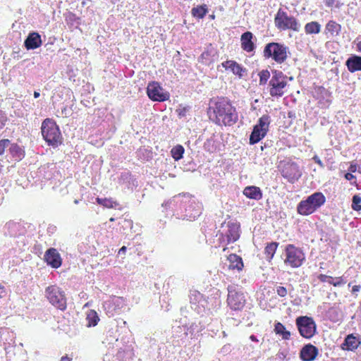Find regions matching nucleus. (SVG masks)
<instances>
[{
  "mask_svg": "<svg viewBox=\"0 0 361 361\" xmlns=\"http://www.w3.org/2000/svg\"><path fill=\"white\" fill-rule=\"evenodd\" d=\"M109 220H110V221H114L115 219L111 217Z\"/></svg>",
  "mask_w": 361,
  "mask_h": 361,
  "instance_id": "680f3d73",
  "label": "nucleus"
},
{
  "mask_svg": "<svg viewBox=\"0 0 361 361\" xmlns=\"http://www.w3.org/2000/svg\"><path fill=\"white\" fill-rule=\"evenodd\" d=\"M282 176L290 183H295L302 176V171L298 165L294 162H286L282 165L281 169Z\"/></svg>",
  "mask_w": 361,
  "mask_h": 361,
  "instance_id": "4468645a",
  "label": "nucleus"
},
{
  "mask_svg": "<svg viewBox=\"0 0 361 361\" xmlns=\"http://www.w3.org/2000/svg\"><path fill=\"white\" fill-rule=\"evenodd\" d=\"M166 209H171L178 219L194 221L202 213V204L189 195H178L164 202Z\"/></svg>",
  "mask_w": 361,
  "mask_h": 361,
  "instance_id": "f257e3e1",
  "label": "nucleus"
},
{
  "mask_svg": "<svg viewBox=\"0 0 361 361\" xmlns=\"http://www.w3.org/2000/svg\"><path fill=\"white\" fill-rule=\"evenodd\" d=\"M60 361H71V358H70L69 357H68L67 355L66 356H63L61 358V360Z\"/></svg>",
  "mask_w": 361,
  "mask_h": 361,
  "instance_id": "603ef678",
  "label": "nucleus"
},
{
  "mask_svg": "<svg viewBox=\"0 0 361 361\" xmlns=\"http://www.w3.org/2000/svg\"><path fill=\"white\" fill-rule=\"evenodd\" d=\"M224 235L226 237L228 243L236 241L240 237V225L236 222H228L226 230L224 231Z\"/></svg>",
  "mask_w": 361,
  "mask_h": 361,
  "instance_id": "6ab92c4d",
  "label": "nucleus"
},
{
  "mask_svg": "<svg viewBox=\"0 0 361 361\" xmlns=\"http://www.w3.org/2000/svg\"><path fill=\"white\" fill-rule=\"evenodd\" d=\"M346 283V279L343 276L336 277L335 279H332L331 281H329V284H331L334 286H340Z\"/></svg>",
  "mask_w": 361,
  "mask_h": 361,
  "instance_id": "a19ab883",
  "label": "nucleus"
},
{
  "mask_svg": "<svg viewBox=\"0 0 361 361\" xmlns=\"http://www.w3.org/2000/svg\"><path fill=\"white\" fill-rule=\"evenodd\" d=\"M208 11L206 5H202L195 7L192 9V15L198 18H203Z\"/></svg>",
  "mask_w": 361,
  "mask_h": 361,
  "instance_id": "473e14b6",
  "label": "nucleus"
},
{
  "mask_svg": "<svg viewBox=\"0 0 361 361\" xmlns=\"http://www.w3.org/2000/svg\"><path fill=\"white\" fill-rule=\"evenodd\" d=\"M361 289V286L360 285H356L353 286L352 288V293H355L357 292H359Z\"/></svg>",
  "mask_w": 361,
  "mask_h": 361,
  "instance_id": "8fccbe9b",
  "label": "nucleus"
},
{
  "mask_svg": "<svg viewBox=\"0 0 361 361\" xmlns=\"http://www.w3.org/2000/svg\"><path fill=\"white\" fill-rule=\"evenodd\" d=\"M341 31V26L334 20H329L325 27V32L329 34L330 37L338 36Z\"/></svg>",
  "mask_w": 361,
  "mask_h": 361,
  "instance_id": "a878e982",
  "label": "nucleus"
},
{
  "mask_svg": "<svg viewBox=\"0 0 361 361\" xmlns=\"http://www.w3.org/2000/svg\"><path fill=\"white\" fill-rule=\"evenodd\" d=\"M296 325L300 334L306 338H311L316 333L317 325L312 317L301 316L296 319Z\"/></svg>",
  "mask_w": 361,
  "mask_h": 361,
  "instance_id": "f8f14e48",
  "label": "nucleus"
},
{
  "mask_svg": "<svg viewBox=\"0 0 361 361\" xmlns=\"http://www.w3.org/2000/svg\"><path fill=\"white\" fill-rule=\"evenodd\" d=\"M305 31L307 34H318L321 31V25L316 21L308 23L305 26Z\"/></svg>",
  "mask_w": 361,
  "mask_h": 361,
  "instance_id": "c85d7f7f",
  "label": "nucleus"
},
{
  "mask_svg": "<svg viewBox=\"0 0 361 361\" xmlns=\"http://www.w3.org/2000/svg\"><path fill=\"white\" fill-rule=\"evenodd\" d=\"M147 94L150 99L157 102H164L170 97L169 93L159 82L154 81L148 84Z\"/></svg>",
  "mask_w": 361,
  "mask_h": 361,
  "instance_id": "ddd939ff",
  "label": "nucleus"
},
{
  "mask_svg": "<svg viewBox=\"0 0 361 361\" xmlns=\"http://www.w3.org/2000/svg\"><path fill=\"white\" fill-rule=\"evenodd\" d=\"M258 75L259 77V85H264L267 84L268 80L270 78V72L268 70H262L259 73Z\"/></svg>",
  "mask_w": 361,
  "mask_h": 361,
  "instance_id": "4c0bfd02",
  "label": "nucleus"
},
{
  "mask_svg": "<svg viewBox=\"0 0 361 361\" xmlns=\"http://www.w3.org/2000/svg\"><path fill=\"white\" fill-rule=\"evenodd\" d=\"M352 208L355 211L361 210V197L357 195L353 197Z\"/></svg>",
  "mask_w": 361,
  "mask_h": 361,
  "instance_id": "58836bf2",
  "label": "nucleus"
},
{
  "mask_svg": "<svg viewBox=\"0 0 361 361\" xmlns=\"http://www.w3.org/2000/svg\"><path fill=\"white\" fill-rule=\"evenodd\" d=\"M41 132L49 145L57 147L62 142V135L59 126L50 118H46L42 123Z\"/></svg>",
  "mask_w": 361,
  "mask_h": 361,
  "instance_id": "7ed1b4c3",
  "label": "nucleus"
},
{
  "mask_svg": "<svg viewBox=\"0 0 361 361\" xmlns=\"http://www.w3.org/2000/svg\"><path fill=\"white\" fill-rule=\"evenodd\" d=\"M224 336H226V332L223 331Z\"/></svg>",
  "mask_w": 361,
  "mask_h": 361,
  "instance_id": "e2e57ef3",
  "label": "nucleus"
},
{
  "mask_svg": "<svg viewBox=\"0 0 361 361\" xmlns=\"http://www.w3.org/2000/svg\"><path fill=\"white\" fill-rule=\"evenodd\" d=\"M46 297L56 308L64 310L66 308V298L63 291L56 286H51L46 288Z\"/></svg>",
  "mask_w": 361,
  "mask_h": 361,
  "instance_id": "9b49d317",
  "label": "nucleus"
},
{
  "mask_svg": "<svg viewBox=\"0 0 361 361\" xmlns=\"http://www.w3.org/2000/svg\"><path fill=\"white\" fill-rule=\"evenodd\" d=\"M287 76L280 71H273L269 82V94L274 97H282L287 87Z\"/></svg>",
  "mask_w": 361,
  "mask_h": 361,
  "instance_id": "39448f33",
  "label": "nucleus"
},
{
  "mask_svg": "<svg viewBox=\"0 0 361 361\" xmlns=\"http://www.w3.org/2000/svg\"><path fill=\"white\" fill-rule=\"evenodd\" d=\"M335 0H329V6H333Z\"/></svg>",
  "mask_w": 361,
  "mask_h": 361,
  "instance_id": "4d7b16f0",
  "label": "nucleus"
},
{
  "mask_svg": "<svg viewBox=\"0 0 361 361\" xmlns=\"http://www.w3.org/2000/svg\"><path fill=\"white\" fill-rule=\"evenodd\" d=\"M278 245L277 243L272 242L266 246L264 254L266 255L267 259L270 261L274 257Z\"/></svg>",
  "mask_w": 361,
  "mask_h": 361,
  "instance_id": "2f4dec72",
  "label": "nucleus"
},
{
  "mask_svg": "<svg viewBox=\"0 0 361 361\" xmlns=\"http://www.w3.org/2000/svg\"><path fill=\"white\" fill-rule=\"evenodd\" d=\"M345 66L350 73L361 71V56H350L345 61Z\"/></svg>",
  "mask_w": 361,
  "mask_h": 361,
  "instance_id": "b1692460",
  "label": "nucleus"
},
{
  "mask_svg": "<svg viewBox=\"0 0 361 361\" xmlns=\"http://www.w3.org/2000/svg\"><path fill=\"white\" fill-rule=\"evenodd\" d=\"M312 159L317 163L321 168H324V165L319 157L317 155L314 156Z\"/></svg>",
  "mask_w": 361,
  "mask_h": 361,
  "instance_id": "de8ad7c7",
  "label": "nucleus"
},
{
  "mask_svg": "<svg viewBox=\"0 0 361 361\" xmlns=\"http://www.w3.org/2000/svg\"><path fill=\"white\" fill-rule=\"evenodd\" d=\"M356 47L357 51L361 52V42H357Z\"/></svg>",
  "mask_w": 361,
  "mask_h": 361,
  "instance_id": "5fc2aeb1",
  "label": "nucleus"
},
{
  "mask_svg": "<svg viewBox=\"0 0 361 361\" xmlns=\"http://www.w3.org/2000/svg\"><path fill=\"white\" fill-rule=\"evenodd\" d=\"M86 320L87 322V326L91 327L95 326L97 324L99 318L97 313L94 310H91L87 313Z\"/></svg>",
  "mask_w": 361,
  "mask_h": 361,
  "instance_id": "7c9ffc66",
  "label": "nucleus"
},
{
  "mask_svg": "<svg viewBox=\"0 0 361 361\" xmlns=\"http://www.w3.org/2000/svg\"><path fill=\"white\" fill-rule=\"evenodd\" d=\"M10 149L13 156L16 158L21 159L24 157V152L17 145H12Z\"/></svg>",
  "mask_w": 361,
  "mask_h": 361,
  "instance_id": "e433bc0d",
  "label": "nucleus"
},
{
  "mask_svg": "<svg viewBox=\"0 0 361 361\" xmlns=\"http://www.w3.org/2000/svg\"><path fill=\"white\" fill-rule=\"evenodd\" d=\"M274 331L276 334L281 335L284 340H289L290 338V332L287 331L286 327L280 322L275 324Z\"/></svg>",
  "mask_w": 361,
  "mask_h": 361,
  "instance_id": "c756f323",
  "label": "nucleus"
},
{
  "mask_svg": "<svg viewBox=\"0 0 361 361\" xmlns=\"http://www.w3.org/2000/svg\"><path fill=\"white\" fill-rule=\"evenodd\" d=\"M222 66L226 69H230L233 74L238 75L240 77L243 76L244 69L234 61H226L222 63Z\"/></svg>",
  "mask_w": 361,
  "mask_h": 361,
  "instance_id": "bb28decb",
  "label": "nucleus"
},
{
  "mask_svg": "<svg viewBox=\"0 0 361 361\" xmlns=\"http://www.w3.org/2000/svg\"><path fill=\"white\" fill-rule=\"evenodd\" d=\"M243 195L247 198L259 200L262 197V192L257 186H247L243 190Z\"/></svg>",
  "mask_w": 361,
  "mask_h": 361,
  "instance_id": "393cba45",
  "label": "nucleus"
},
{
  "mask_svg": "<svg viewBox=\"0 0 361 361\" xmlns=\"http://www.w3.org/2000/svg\"><path fill=\"white\" fill-rule=\"evenodd\" d=\"M325 201L326 197L322 192H314L298 204L297 211L301 215H310L321 207Z\"/></svg>",
  "mask_w": 361,
  "mask_h": 361,
  "instance_id": "20e7f679",
  "label": "nucleus"
},
{
  "mask_svg": "<svg viewBox=\"0 0 361 361\" xmlns=\"http://www.w3.org/2000/svg\"><path fill=\"white\" fill-rule=\"evenodd\" d=\"M333 277L330 276H327L325 274H319L318 276V279L322 282H327L329 283V281L332 280Z\"/></svg>",
  "mask_w": 361,
  "mask_h": 361,
  "instance_id": "a18cd8bd",
  "label": "nucleus"
},
{
  "mask_svg": "<svg viewBox=\"0 0 361 361\" xmlns=\"http://www.w3.org/2000/svg\"><path fill=\"white\" fill-rule=\"evenodd\" d=\"M270 122V116L267 114H264L259 118L250 136V145L257 143L265 137L268 132Z\"/></svg>",
  "mask_w": 361,
  "mask_h": 361,
  "instance_id": "6e6552de",
  "label": "nucleus"
},
{
  "mask_svg": "<svg viewBox=\"0 0 361 361\" xmlns=\"http://www.w3.org/2000/svg\"><path fill=\"white\" fill-rule=\"evenodd\" d=\"M250 339L252 341H254V342H257L258 341V339L257 338V337L255 336V335H251L250 336Z\"/></svg>",
  "mask_w": 361,
  "mask_h": 361,
  "instance_id": "864d4df0",
  "label": "nucleus"
},
{
  "mask_svg": "<svg viewBox=\"0 0 361 361\" xmlns=\"http://www.w3.org/2000/svg\"><path fill=\"white\" fill-rule=\"evenodd\" d=\"M348 171L351 173H355L357 171L361 172V166H359L355 164H351L348 168Z\"/></svg>",
  "mask_w": 361,
  "mask_h": 361,
  "instance_id": "49530a36",
  "label": "nucleus"
},
{
  "mask_svg": "<svg viewBox=\"0 0 361 361\" xmlns=\"http://www.w3.org/2000/svg\"><path fill=\"white\" fill-rule=\"evenodd\" d=\"M184 111H185V109H183V111H180L179 112V116H184L185 115L184 113H183Z\"/></svg>",
  "mask_w": 361,
  "mask_h": 361,
  "instance_id": "13d9d810",
  "label": "nucleus"
},
{
  "mask_svg": "<svg viewBox=\"0 0 361 361\" xmlns=\"http://www.w3.org/2000/svg\"><path fill=\"white\" fill-rule=\"evenodd\" d=\"M276 291L280 297H285L287 295V289L283 286H277Z\"/></svg>",
  "mask_w": 361,
  "mask_h": 361,
  "instance_id": "37998d69",
  "label": "nucleus"
},
{
  "mask_svg": "<svg viewBox=\"0 0 361 361\" xmlns=\"http://www.w3.org/2000/svg\"><path fill=\"white\" fill-rule=\"evenodd\" d=\"M18 227V224L12 221L7 222L3 228V231L6 235H16V231Z\"/></svg>",
  "mask_w": 361,
  "mask_h": 361,
  "instance_id": "f704fd0d",
  "label": "nucleus"
},
{
  "mask_svg": "<svg viewBox=\"0 0 361 361\" xmlns=\"http://www.w3.org/2000/svg\"><path fill=\"white\" fill-rule=\"evenodd\" d=\"M188 212H192V207H188Z\"/></svg>",
  "mask_w": 361,
  "mask_h": 361,
  "instance_id": "bf43d9fd",
  "label": "nucleus"
},
{
  "mask_svg": "<svg viewBox=\"0 0 361 361\" xmlns=\"http://www.w3.org/2000/svg\"><path fill=\"white\" fill-rule=\"evenodd\" d=\"M284 264L291 268H298L305 260L304 252L295 245L289 244L285 249Z\"/></svg>",
  "mask_w": 361,
  "mask_h": 361,
  "instance_id": "0eeeda50",
  "label": "nucleus"
},
{
  "mask_svg": "<svg viewBox=\"0 0 361 361\" xmlns=\"http://www.w3.org/2000/svg\"><path fill=\"white\" fill-rule=\"evenodd\" d=\"M97 202L106 208H116L118 205V204L111 198L107 199L97 197Z\"/></svg>",
  "mask_w": 361,
  "mask_h": 361,
  "instance_id": "72a5a7b5",
  "label": "nucleus"
},
{
  "mask_svg": "<svg viewBox=\"0 0 361 361\" xmlns=\"http://www.w3.org/2000/svg\"><path fill=\"white\" fill-rule=\"evenodd\" d=\"M228 305L232 310L239 311L243 310L245 305L244 293L239 290L235 285L228 286Z\"/></svg>",
  "mask_w": 361,
  "mask_h": 361,
  "instance_id": "1a4fd4ad",
  "label": "nucleus"
},
{
  "mask_svg": "<svg viewBox=\"0 0 361 361\" xmlns=\"http://www.w3.org/2000/svg\"><path fill=\"white\" fill-rule=\"evenodd\" d=\"M44 259L48 265L53 268H59L62 263L60 254L55 248L48 249L44 256Z\"/></svg>",
  "mask_w": 361,
  "mask_h": 361,
  "instance_id": "a211bd4d",
  "label": "nucleus"
},
{
  "mask_svg": "<svg viewBox=\"0 0 361 361\" xmlns=\"http://www.w3.org/2000/svg\"><path fill=\"white\" fill-rule=\"evenodd\" d=\"M74 203L75 204H78L79 203V200H74Z\"/></svg>",
  "mask_w": 361,
  "mask_h": 361,
  "instance_id": "052dcab7",
  "label": "nucleus"
},
{
  "mask_svg": "<svg viewBox=\"0 0 361 361\" xmlns=\"http://www.w3.org/2000/svg\"><path fill=\"white\" fill-rule=\"evenodd\" d=\"M359 343L360 342L356 337L351 334L345 338L342 348L345 350L353 351L358 347Z\"/></svg>",
  "mask_w": 361,
  "mask_h": 361,
  "instance_id": "cd10ccee",
  "label": "nucleus"
},
{
  "mask_svg": "<svg viewBox=\"0 0 361 361\" xmlns=\"http://www.w3.org/2000/svg\"><path fill=\"white\" fill-rule=\"evenodd\" d=\"M9 144L10 141L8 140H1L0 141V155L4 153L5 148L7 147Z\"/></svg>",
  "mask_w": 361,
  "mask_h": 361,
  "instance_id": "79ce46f5",
  "label": "nucleus"
},
{
  "mask_svg": "<svg viewBox=\"0 0 361 361\" xmlns=\"http://www.w3.org/2000/svg\"><path fill=\"white\" fill-rule=\"evenodd\" d=\"M345 178L348 180H351L355 178V176L354 175H353V173L350 172V173H346L345 174Z\"/></svg>",
  "mask_w": 361,
  "mask_h": 361,
  "instance_id": "09e8293b",
  "label": "nucleus"
},
{
  "mask_svg": "<svg viewBox=\"0 0 361 361\" xmlns=\"http://www.w3.org/2000/svg\"><path fill=\"white\" fill-rule=\"evenodd\" d=\"M336 7H339L338 3L336 5Z\"/></svg>",
  "mask_w": 361,
  "mask_h": 361,
  "instance_id": "0e129e2a",
  "label": "nucleus"
},
{
  "mask_svg": "<svg viewBox=\"0 0 361 361\" xmlns=\"http://www.w3.org/2000/svg\"><path fill=\"white\" fill-rule=\"evenodd\" d=\"M125 305V300L121 297L114 296L106 300L103 304V308L109 317H114Z\"/></svg>",
  "mask_w": 361,
  "mask_h": 361,
  "instance_id": "dca6fc26",
  "label": "nucleus"
},
{
  "mask_svg": "<svg viewBox=\"0 0 361 361\" xmlns=\"http://www.w3.org/2000/svg\"><path fill=\"white\" fill-rule=\"evenodd\" d=\"M202 329H203L202 326H200L199 328L198 326L195 323H193L190 325V326L189 328H187V331H185L184 334L185 335H187V334H188V331H189V333L191 335H194L195 333L200 332L202 330Z\"/></svg>",
  "mask_w": 361,
  "mask_h": 361,
  "instance_id": "ea45409f",
  "label": "nucleus"
},
{
  "mask_svg": "<svg viewBox=\"0 0 361 361\" xmlns=\"http://www.w3.org/2000/svg\"><path fill=\"white\" fill-rule=\"evenodd\" d=\"M209 54L208 51H204L202 54H201V59L203 63H206V64H209L211 61V59H209Z\"/></svg>",
  "mask_w": 361,
  "mask_h": 361,
  "instance_id": "c03bdc74",
  "label": "nucleus"
},
{
  "mask_svg": "<svg viewBox=\"0 0 361 361\" xmlns=\"http://www.w3.org/2000/svg\"><path fill=\"white\" fill-rule=\"evenodd\" d=\"M189 297L191 308L198 314L203 313L207 305V301L204 298L202 294L197 290H191Z\"/></svg>",
  "mask_w": 361,
  "mask_h": 361,
  "instance_id": "f3484780",
  "label": "nucleus"
},
{
  "mask_svg": "<svg viewBox=\"0 0 361 361\" xmlns=\"http://www.w3.org/2000/svg\"><path fill=\"white\" fill-rule=\"evenodd\" d=\"M254 39L256 38L251 32H244L240 37L241 48L247 52L253 51L255 49Z\"/></svg>",
  "mask_w": 361,
  "mask_h": 361,
  "instance_id": "aec40b11",
  "label": "nucleus"
},
{
  "mask_svg": "<svg viewBox=\"0 0 361 361\" xmlns=\"http://www.w3.org/2000/svg\"><path fill=\"white\" fill-rule=\"evenodd\" d=\"M126 246H123L118 251V254H125L126 252Z\"/></svg>",
  "mask_w": 361,
  "mask_h": 361,
  "instance_id": "3c124183",
  "label": "nucleus"
},
{
  "mask_svg": "<svg viewBox=\"0 0 361 361\" xmlns=\"http://www.w3.org/2000/svg\"><path fill=\"white\" fill-rule=\"evenodd\" d=\"M275 25L280 30L290 29L294 31H298L300 27V23L297 20L287 14L286 12L282 9H279L275 16L274 18Z\"/></svg>",
  "mask_w": 361,
  "mask_h": 361,
  "instance_id": "9d476101",
  "label": "nucleus"
},
{
  "mask_svg": "<svg viewBox=\"0 0 361 361\" xmlns=\"http://www.w3.org/2000/svg\"><path fill=\"white\" fill-rule=\"evenodd\" d=\"M288 53V48L281 44L271 42L267 44L264 49V56L271 58L278 63L284 62Z\"/></svg>",
  "mask_w": 361,
  "mask_h": 361,
  "instance_id": "423d86ee",
  "label": "nucleus"
},
{
  "mask_svg": "<svg viewBox=\"0 0 361 361\" xmlns=\"http://www.w3.org/2000/svg\"><path fill=\"white\" fill-rule=\"evenodd\" d=\"M317 355L318 349L312 344L305 345L300 353V357L303 361H313Z\"/></svg>",
  "mask_w": 361,
  "mask_h": 361,
  "instance_id": "412c9836",
  "label": "nucleus"
},
{
  "mask_svg": "<svg viewBox=\"0 0 361 361\" xmlns=\"http://www.w3.org/2000/svg\"><path fill=\"white\" fill-rule=\"evenodd\" d=\"M184 152H185V149H184L182 145H178L172 148L171 153L172 157L176 161H178L183 158Z\"/></svg>",
  "mask_w": 361,
  "mask_h": 361,
  "instance_id": "c9c22d12",
  "label": "nucleus"
},
{
  "mask_svg": "<svg viewBox=\"0 0 361 361\" xmlns=\"http://www.w3.org/2000/svg\"><path fill=\"white\" fill-rule=\"evenodd\" d=\"M114 332L111 331H109L108 332V334L106 335V338L102 340V343L105 344L106 346H109V348H117L118 349V353L117 356L120 359L124 358V355L128 354L131 351V347L130 345H125L123 347H121L119 345L118 340V338H116L115 336H113Z\"/></svg>",
  "mask_w": 361,
  "mask_h": 361,
  "instance_id": "2eb2a0df",
  "label": "nucleus"
},
{
  "mask_svg": "<svg viewBox=\"0 0 361 361\" xmlns=\"http://www.w3.org/2000/svg\"><path fill=\"white\" fill-rule=\"evenodd\" d=\"M40 94L39 92H37V91H35L34 92V97L35 98H38L39 97Z\"/></svg>",
  "mask_w": 361,
  "mask_h": 361,
  "instance_id": "6e6d98bb",
  "label": "nucleus"
},
{
  "mask_svg": "<svg viewBox=\"0 0 361 361\" xmlns=\"http://www.w3.org/2000/svg\"><path fill=\"white\" fill-rule=\"evenodd\" d=\"M229 270L242 271L244 265L240 257L235 254H231L227 257V262L225 264Z\"/></svg>",
  "mask_w": 361,
  "mask_h": 361,
  "instance_id": "4be33fe9",
  "label": "nucleus"
},
{
  "mask_svg": "<svg viewBox=\"0 0 361 361\" xmlns=\"http://www.w3.org/2000/svg\"><path fill=\"white\" fill-rule=\"evenodd\" d=\"M24 44L27 49H37L42 44L41 36L37 32L30 33Z\"/></svg>",
  "mask_w": 361,
  "mask_h": 361,
  "instance_id": "5701e85b",
  "label": "nucleus"
},
{
  "mask_svg": "<svg viewBox=\"0 0 361 361\" xmlns=\"http://www.w3.org/2000/svg\"><path fill=\"white\" fill-rule=\"evenodd\" d=\"M211 109L215 115V122L219 125L232 126L238 121L235 108L227 99H219Z\"/></svg>",
  "mask_w": 361,
  "mask_h": 361,
  "instance_id": "f03ea898",
  "label": "nucleus"
}]
</instances>
